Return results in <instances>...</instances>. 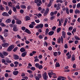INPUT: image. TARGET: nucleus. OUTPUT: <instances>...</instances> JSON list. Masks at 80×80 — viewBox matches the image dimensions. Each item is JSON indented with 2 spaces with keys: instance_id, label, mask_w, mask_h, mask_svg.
<instances>
[{
  "instance_id": "f257e3e1",
  "label": "nucleus",
  "mask_w": 80,
  "mask_h": 80,
  "mask_svg": "<svg viewBox=\"0 0 80 80\" xmlns=\"http://www.w3.org/2000/svg\"><path fill=\"white\" fill-rule=\"evenodd\" d=\"M48 75H49L50 78H52V75H54L52 77L53 78H56L57 77L56 75V74L55 73H51L50 72L48 73Z\"/></svg>"
},
{
  "instance_id": "f03ea898",
  "label": "nucleus",
  "mask_w": 80,
  "mask_h": 80,
  "mask_svg": "<svg viewBox=\"0 0 80 80\" xmlns=\"http://www.w3.org/2000/svg\"><path fill=\"white\" fill-rule=\"evenodd\" d=\"M14 47L15 46L13 45H12L9 46L7 50L8 52H11L12 50H13V48H14Z\"/></svg>"
},
{
  "instance_id": "7ed1b4c3",
  "label": "nucleus",
  "mask_w": 80,
  "mask_h": 80,
  "mask_svg": "<svg viewBox=\"0 0 80 80\" xmlns=\"http://www.w3.org/2000/svg\"><path fill=\"white\" fill-rule=\"evenodd\" d=\"M43 24H39L36 27V28L37 29H39L40 28H41V29L43 28Z\"/></svg>"
},
{
  "instance_id": "20e7f679",
  "label": "nucleus",
  "mask_w": 80,
  "mask_h": 80,
  "mask_svg": "<svg viewBox=\"0 0 80 80\" xmlns=\"http://www.w3.org/2000/svg\"><path fill=\"white\" fill-rule=\"evenodd\" d=\"M42 77L44 79V80H47V78H48V77L47 76V72H45L44 73V74H42Z\"/></svg>"
},
{
  "instance_id": "39448f33",
  "label": "nucleus",
  "mask_w": 80,
  "mask_h": 80,
  "mask_svg": "<svg viewBox=\"0 0 80 80\" xmlns=\"http://www.w3.org/2000/svg\"><path fill=\"white\" fill-rule=\"evenodd\" d=\"M1 45L2 47H3L7 48V47H8V43H2L1 44Z\"/></svg>"
},
{
  "instance_id": "423d86ee",
  "label": "nucleus",
  "mask_w": 80,
  "mask_h": 80,
  "mask_svg": "<svg viewBox=\"0 0 80 80\" xmlns=\"http://www.w3.org/2000/svg\"><path fill=\"white\" fill-rule=\"evenodd\" d=\"M2 15L3 16L5 17H9V14L8 13L5 12H3L2 14Z\"/></svg>"
},
{
  "instance_id": "0eeeda50",
  "label": "nucleus",
  "mask_w": 80,
  "mask_h": 80,
  "mask_svg": "<svg viewBox=\"0 0 80 80\" xmlns=\"http://www.w3.org/2000/svg\"><path fill=\"white\" fill-rule=\"evenodd\" d=\"M62 37H63V38H66V33H65V32L62 31Z\"/></svg>"
},
{
  "instance_id": "6e6552de",
  "label": "nucleus",
  "mask_w": 80,
  "mask_h": 80,
  "mask_svg": "<svg viewBox=\"0 0 80 80\" xmlns=\"http://www.w3.org/2000/svg\"><path fill=\"white\" fill-rule=\"evenodd\" d=\"M13 30L14 32H17L18 31V28L16 26H15L13 28Z\"/></svg>"
},
{
  "instance_id": "1a4fd4ad",
  "label": "nucleus",
  "mask_w": 80,
  "mask_h": 80,
  "mask_svg": "<svg viewBox=\"0 0 80 80\" xmlns=\"http://www.w3.org/2000/svg\"><path fill=\"white\" fill-rule=\"evenodd\" d=\"M27 53V51H26L22 53L21 54L22 57H25L26 56Z\"/></svg>"
},
{
  "instance_id": "9d476101",
  "label": "nucleus",
  "mask_w": 80,
  "mask_h": 80,
  "mask_svg": "<svg viewBox=\"0 0 80 80\" xmlns=\"http://www.w3.org/2000/svg\"><path fill=\"white\" fill-rule=\"evenodd\" d=\"M25 32L27 33H28V34H31V32H30V30L28 29H26L25 31Z\"/></svg>"
},
{
  "instance_id": "9b49d317",
  "label": "nucleus",
  "mask_w": 80,
  "mask_h": 80,
  "mask_svg": "<svg viewBox=\"0 0 80 80\" xmlns=\"http://www.w3.org/2000/svg\"><path fill=\"white\" fill-rule=\"evenodd\" d=\"M15 60H18L19 59V56L17 55H15L13 56Z\"/></svg>"
},
{
  "instance_id": "f8f14e48",
  "label": "nucleus",
  "mask_w": 80,
  "mask_h": 80,
  "mask_svg": "<svg viewBox=\"0 0 80 80\" xmlns=\"http://www.w3.org/2000/svg\"><path fill=\"white\" fill-rule=\"evenodd\" d=\"M22 21L19 20H18L16 21V23L17 24H18V25H21V24H22Z\"/></svg>"
},
{
  "instance_id": "ddd939ff",
  "label": "nucleus",
  "mask_w": 80,
  "mask_h": 80,
  "mask_svg": "<svg viewBox=\"0 0 80 80\" xmlns=\"http://www.w3.org/2000/svg\"><path fill=\"white\" fill-rule=\"evenodd\" d=\"M25 21H28V20H30V18L28 16H26L25 17Z\"/></svg>"
},
{
  "instance_id": "4468645a",
  "label": "nucleus",
  "mask_w": 80,
  "mask_h": 80,
  "mask_svg": "<svg viewBox=\"0 0 80 80\" xmlns=\"http://www.w3.org/2000/svg\"><path fill=\"white\" fill-rule=\"evenodd\" d=\"M75 55L74 54H72V61H75Z\"/></svg>"
},
{
  "instance_id": "2eb2a0df",
  "label": "nucleus",
  "mask_w": 80,
  "mask_h": 80,
  "mask_svg": "<svg viewBox=\"0 0 80 80\" xmlns=\"http://www.w3.org/2000/svg\"><path fill=\"white\" fill-rule=\"evenodd\" d=\"M6 23H9L12 22V19L10 18H9L8 19H7L6 21Z\"/></svg>"
},
{
  "instance_id": "dca6fc26",
  "label": "nucleus",
  "mask_w": 80,
  "mask_h": 80,
  "mask_svg": "<svg viewBox=\"0 0 80 80\" xmlns=\"http://www.w3.org/2000/svg\"><path fill=\"white\" fill-rule=\"evenodd\" d=\"M54 33V32L53 31H51L50 32H48V35H50V36H52V35H53Z\"/></svg>"
},
{
  "instance_id": "f3484780",
  "label": "nucleus",
  "mask_w": 80,
  "mask_h": 80,
  "mask_svg": "<svg viewBox=\"0 0 80 80\" xmlns=\"http://www.w3.org/2000/svg\"><path fill=\"white\" fill-rule=\"evenodd\" d=\"M20 51L21 52H25L26 51L25 50V49L24 48H22L20 49Z\"/></svg>"
},
{
  "instance_id": "a211bd4d",
  "label": "nucleus",
  "mask_w": 80,
  "mask_h": 80,
  "mask_svg": "<svg viewBox=\"0 0 80 80\" xmlns=\"http://www.w3.org/2000/svg\"><path fill=\"white\" fill-rule=\"evenodd\" d=\"M18 71H13V74L14 75H17L18 74Z\"/></svg>"
},
{
  "instance_id": "6ab92c4d",
  "label": "nucleus",
  "mask_w": 80,
  "mask_h": 80,
  "mask_svg": "<svg viewBox=\"0 0 80 80\" xmlns=\"http://www.w3.org/2000/svg\"><path fill=\"white\" fill-rule=\"evenodd\" d=\"M75 14H77V13H80V11H79V10L76 9L75 11Z\"/></svg>"
},
{
  "instance_id": "aec40b11",
  "label": "nucleus",
  "mask_w": 80,
  "mask_h": 80,
  "mask_svg": "<svg viewBox=\"0 0 80 80\" xmlns=\"http://www.w3.org/2000/svg\"><path fill=\"white\" fill-rule=\"evenodd\" d=\"M65 10L67 14L68 15V14H69V9H68V7L66 8Z\"/></svg>"
},
{
  "instance_id": "412c9836",
  "label": "nucleus",
  "mask_w": 80,
  "mask_h": 80,
  "mask_svg": "<svg viewBox=\"0 0 80 80\" xmlns=\"http://www.w3.org/2000/svg\"><path fill=\"white\" fill-rule=\"evenodd\" d=\"M6 62L8 63H10L12 61H9V59L8 58H7L6 59Z\"/></svg>"
},
{
  "instance_id": "4be33fe9",
  "label": "nucleus",
  "mask_w": 80,
  "mask_h": 80,
  "mask_svg": "<svg viewBox=\"0 0 80 80\" xmlns=\"http://www.w3.org/2000/svg\"><path fill=\"white\" fill-rule=\"evenodd\" d=\"M12 4L11 2H9L8 3V7H12Z\"/></svg>"
},
{
  "instance_id": "5701e85b",
  "label": "nucleus",
  "mask_w": 80,
  "mask_h": 80,
  "mask_svg": "<svg viewBox=\"0 0 80 80\" xmlns=\"http://www.w3.org/2000/svg\"><path fill=\"white\" fill-rule=\"evenodd\" d=\"M4 10V8L2 5H0V10L2 11Z\"/></svg>"
},
{
  "instance_id": "b1692460",
  "label": "nucleus",
  "mask_w": 80,
  "mask_h": 80,
  "mask_svg": "<svg viewBox=\"0 0 80 80\" xmlns=\"http://www.w3.org/2000/svg\"><path fill=\"white\" fill-rule=\"evenodd\" d=\"M56 67H59L60 66V64L59 63L56 62V64L55 65Z\"/></svg>"
},
{
  "instance_id": "393cba45",
  "label": "nucleus",
  "mask_w": 80,
  "mask_h": 80,
  "mask_svg": "<svg viewBox=\"0 0 80 80\" xmlns=\"http://www.w3.org/2000/svg\"><path fill=\"white\" fill-rule=\"evenodd\" d=\"M2 54L4 56H7L8 55V53L6 52H3Z\"/></svg>"
},
{
  "instance_id": "a878e982",
  "label": "nucleus",
  "mask_w": 80,
  "mask_h": 80,
  "mask_svg": "<svg viewBox=\"0 0 80 80\" xmlns=\"http://www.w3.org/2000/svg\"><path fill=\"white\" fill-rule=\"evenodd\" d=\"M13 10L14 12H15V13H17V8H16L15 7H13Z\"/></svg>"
},
{
  "instance_id": "bb28decb",
  "label": "nucleus",
  "mask_w": 80,
  "mask_h": 80,
  "mask_svg": "<svg viewBox=\"0 0 80 80\" xmlns=\"http://www.w3.org/2000/svg\"><path fill=\"white\" fill-rule=\"evenodd\" d=\"M21 8H22V9H23V8H25V9H26V6L25 5H22L20 6Z\"/></svg>"
},
{
  "instance_id": "cd10ccee",
  "label": "nucleus",
  "mask_w": 80,
  "mask_h": 80,
  "mask_svg": "<svg viewBox=\"0 0 80 80\" xmlns=\"http://www.w3.org/2000/svg\"><path fill=\"white\" fill-rule=\"evenodd\" d=\"M74 38L75 39V40H80V38H79L77 36H74Z\"/></svg>"
},
{
  "instance_id": "c85d7f7f",
  "label": "nucleus",
  "mask_w": 80,
  "mask_h": 80,
  "mask_svg": "<svg viewBox=\"0 0 80 80\" xmlns=\"http://www.w3.org/2000/svg\"><path fill=\"white\" fill-rule=\"evenodd\" d=\"M60 30H61V28H58L57 30V33H59L60 32Z\"/></svg>"
},
{
  "instance_id": "c756f323",
  "label": "nucleus",
  "mask_w": 80,
  "mask_h": 80,
  "mask_svg": "<svg viewBox=\"0 0 80 80\" xmlns=\"http://www.w3.org/2000/svg\"><path fill=\"white\" fill-rule=\"evenodd\" d=\"M15 26V25L13 24H9V26L12 28H14Z\"/></svg>"
},
{
  "instance_id": "7c9ffc66",
  "label": "nucleus",
  "mask_w": 80,
  "mask_h": 80,
  "mask_svg": "<svg viewBox=\"0 0 80 80\" xmlns=\"http://www.w3.org/2000/svg\"><path fill=\"white\" fill-rule=\"evenodd\" d=\"M53 55L54 56H55V57H57V56L58 55V52H54Z\"/></svg>"
},
{
  "instance_id": "2f4dec72",
  "label": "nucleus",
  "mask_w": 80,
  "mask_h": 80,
  "mask_svg": "<svg viewBox=\"0 0 80 80\" xmlns=\"http://www.w3.org/2000/svg\"><path fill=\"white\" fill-rule=\"evenodd\" d=\"M38 68L39 70H41V69H43V66L42 65H39V67H38Z\"/></svg>"
},
{
  "instance_id": "473e14b6",
  "label": "nucleus",
  "mask_w": 80,
  "mask_h": 80,
  "mask_svg": "<svg viewBox=\"0 0 80 80\" xmlns=\"http://www.w3.org/2000/svg\"><path fill=\"white\" fill-rule=\"evenodd\" d=\"M37 76L39 78H42V74H38Z\"/></svg>"
},
{
  "instance_id": "72a5a7b5",
  "label": "nucleus",
  "mask_w": 80,
  "mask_h": 80,
  "mask_svg": "<svg viewBox=\"0 0 80 80\" xmlns=\"http://www.w3.org/2000/svg\"><path fill=\"white\" fill-rule=\"evenodd\" d=\"M38 37L39 39H43V36L41 35H39Z\"/></svg>"
},
{
  "instance_id": "f704fd0d",
  "label": "nucleus",
  "mask_w": 80,
  "mask_h": 80,
  "mask_svg": "<svg viewBox=\"0 0 80 80\" xmlns=\"http://www.w3.org/2000/svg\"><path fill=\"white\" fill-rule=\"evenodd\" d=\"M18 50V47H16L13 50V52H15L17 50Z\"/></svg>"
},
{
  "instance_id": "c9c22d12",
  "label": "nucleus",
  "mask_w": 80,
  "mask_h": 80,
  "mask_svg": "<svg viewBox=\"0 0 80 80\" xmlns=\"http://www.w3.org/2000/svg\"><path fill=\"white\" fill-rule=\"evenodd\" d=\"M50 15L51 17L53 16V15H54V12H51L50 13Z\"/></svg>"
},
{
  "instance_id": "e433bc0d",
  "label": "nucleus",
  "mask_w": 80,
  "mask_h": 80,
  "mask_svg": "<svg viewBox=\"0 0 80 80\" xmlns=\"http://www.w3.org/2000/svg\"><path fill=\"white\" fill-rule=\"evenodd\" d=\"M30 69L32 70V71H34V70H35V67H32L30 68Z\"/></svg>"
},
{
  "instance_id": "4c0bfd02",
  "label": "nucleus",
  "mask_w": 80,
  "mask_h": 80,
  "mask_svg": "<svg viewBox=\"0 0 80 80\" xmlns=\"http://www.w3.org/2000/svg\"><path fill=\"white\" fill-rule=\"evenodd\" d=\"M29 27L31 28H33V27H34V26H33V25H32V24H31L29 25Z\"/></svg>"
},
{
  "instance_id": "58836bf2",
  "label": "nucleus",
  "mask_w": 80,
  "mask_h": 80,
  "mask_svg": "<svg viewBox=\"0 0 80 80\" xmlns=\"http://www.w3.org/2000/svg\"><path fill=\"white\" fill-rule=\"evenodd\" d=\"M1 62L2 63H5V62H6V61L5 60V59H3L1 60Z\"/></svg>"
},
{
  "instance_id": "ea45409f",
  "label": "nucleus",
  "mask_w": 80,
  "mask_h": 80,
  "mask_svg": "<svg viewBox=\"0 0 80 80\" xmlns=\"http://www.w3.org/2000/svg\"><path fill=\"white\" fill-rule=\"evenodd\" d=\"M20 12L22 14H23L24 13V11L23 9H21L20 10Z\"/></svg>"
},
{
  "instance_id": "a19ab883",
  "label": "nucleus",
  "mask_w": 80,
  "mask_h": 80,
  "mask_svg": "<svg viewBox=\"0 0 80 80\" xmlns=\"http://www.w3.org/2000/svg\"><path fill=\"white\" fill-rule=\"evenodd\" d=\"M21 29L22 30H23V31H24V30H26V28L25 27H21Z\"/></svg>"
},
{
  "instance_id": "79ce46f5",
  "label": "nucleus",
  "mask_w": 80,
  "mask_h": 80,
  "mask_svg": "<svg viewBox=\"0 0 80 80\" xmlns=\"http://www.w3.org/2000/svg\"><path fill=\"white\" fill-rule=\"evenodd\" d=\"M16 8L17 9H18L19 10L20 8V6H19V5H16Z\"/></svg>"
},
{
  "instance_id": "37998d69",
  "label": "nucleus",
  "mask_w": 80,
  "mask_h": 80,
  "mask_svg": "<svg viewBox=\"0 0 80 80\" xmlns=\"http://www.w3.org/2000/svg\"><path fill=\"white\" fill-rule=\"evenodd\" d=\"M0 57H1L2 58H4V56L2 54V53H0Z\"/></svg>"
},
{
  "instance_id": "c03bdc74",
  "label": "nucleus",
  "mask_w": 80,
  "mask_h": 80,
  "mask_svg": "<svg viewBox=\"0 0 80 80\" xmlns=\"http://www.w3.org/2000/svg\"><path fill=\"white\" fill-rule=\"evenodd\" d=\"M77 7L78 8H80V3H78L77 4Z\"/></svg>"
},
{
  "instance_id": "a18cd8bd",
  "label": "nucleus",
  "mask_w": 80,
  "mask_h": 80,
  "mask_svg": "<svg viewBox=\"0 0 80 80\" xmlns=\"http://www.w3.org/2000/svg\"><path fill=\"white\" fill-rule=\"evenodd\" d=\"M61 42V38H60V37H59L58 38V43H60Z\"/></svg>"
},
{
  "instance_id": "49530a36",
  "label": "nucleus",
  "mask_w": 80,
  "mask_h": 80,
  "mask_svg": "<svg viewBox=\"0 0 80 80\" xmlns=\"http://www.w3.org/2000/svg\"><path fill=\"white\" fill-rule=\"evenodd\" d=\"M68 29L70 31H71L73 29V27L71 26Z\"/></svg>"
},
{
  "instance_id": "de8ad7c7",
  "label": "nucleus",
  "mask_w": 80,
  "mask_h": 80,
  "mask_svg": "<svg viewBox=\"0 0 80 80\" xmlns=\"http://www.w3.org/2000/svg\"><path fill=\"white\" fill-rule=\"evenodd\" d=\"M48 32H49V29L48 28L46 29L45 31V34L47 33Z\"/></svg>"
},
{
  "instance_id": "09e8293b",
  "label": "nucleus",
  "mask_w": 80,
  "mask_h": 80,
  "mask_svg": "<svg viewBox=\"0 0 80 80\" xmlns=\"http://www.w3.org/2000/svg\"><path fill=\"white\" fill-rule=\"evenodd\" d=\"M73 10L72 9H70L69 10V13H72L73 12Z\"/></svg>"
},
{
  "instance_id": "8fccbe9b",
  "label": "nucleus",
  "mask_w": 80,
  "mask_h": 80,
  "mask_svg": "<svg viewBox=\"0 0 80 80\" xmlns=\"http://www.w3.org/2000/svg\"><path fill=\"white\" fill-rule=\"evenodd\" d=\"M64 48H68V45L67 44H65L64 45Z\"/></svg>"
},
{
  "instance_id": "3c124183",
  "label": "nucleus",
  "mask_w": 80,
  "mask_h": 80,
  "mask_svg": "<svg viewBox=\"0 0 80 80\" xmlns=\"http://www.w3.org/2000/svg\"><path fill=\"white\" fill-rule=\"evenodd\" d=\"M44 46H45L46 45V47H47V45H48V44L47 43V42L45 41L44 43Z\"/></svg>"
},
{
  "instance_id": "603ef678",
  "label": "nucleus",
  "mask_w": 80,
  "mask_h": 80,
  "mask_svg": "<svg viewBox=\"0 0 80 80\" xmlns=\"http://www.w3.org/2000/svg\"><path fill=\"white\" fill-rule=\"evenodd\" d=\"M13 18L15 19V20H18V18H17V17L16 16H14L13 17Z\"/></svg>"
},
{
  "instance_id": "864d4df0",
  "label": "nucleus",
  "mask_w": 80,
  "mask_h": 80,
  "mask_svg": "<svg viewBox=\"0 0 80 80\" xmlns=\"http://www.w3.org/2000/svg\"><path fill=\"white\" fill-rule=\"evenodd\" d=\"M38 32L39 33H42V31L41 29H39L38 30Z\"/></svg>"
},
{
  "instance_id": "5fc2aeb1",
  "label": "nucleus",
  "mask_w": 80,
  "mask_h": 80,
  "mask_svg": "<svg viewBox=\"0 0 80 80\" xmlns=\"http://www.w3.org/2000/svg\"><path fill=\"white\" fill-rule=\"evenodd\" d=\"M0 24L1 26H2V27H5L6 26V25H5V24L3 23H1Z\"/></svg>"
},
{
  "instance_id": "6e6d98bb",
  "label": "nucleus",
  "mask_w": 80,
  "mask_h": 80,
  "mask_svg": "<svg viewBox=\"0 0 80 80\" xmlns=\"http://www.w3.org/2000/svg\"><path fill=\"white\" fill-rule=\"evenodd\" d=\"M45 10V9H43L41 11V13H44V12Z\"/></svg>"
},
{
  "instance_id": "4d7b16f0",
  "label": "nucleus",
  "mask_w": 80,
  "mask_h": 80,
  "mask_svg": "<svg viewBox=\"0 0 80 80\" xmlns=\"http://www.w3.org/2000/svg\"><path fill=\"white\" fill-rule=\"evenodd\" d=\"M29 77H30V78H33V74H30Z\"/></svg>"
},
{
  "instance_id": "13d9d810",
  "label": "nucleus",
  "mask_w": 80,
  "mask_h": 80,
  "mask_svg": "<svg viewBox=\"0 0 80 80\" xmlns=\"http://www.w3.org/2000/svg\"><path fill=\"white\" fill-rule=\"evenodd\" d=\"M48 49L49 50H52V47L51 46H50L48 47Z\"/></svg>"
},
{
  "instance_id": "bf43d9fd",
  "label": "nucleus",
  "mask_w": 80,
  "mask_h": 80,
  "mask_svg": "<svg viewBox=\"0 0 80 80\" xmlns=\"http://www.w3.org/2000/svg\"><path fill=\"white\" fill-rule=\"evenodd\" d=\"M12 10H10L8 12V13L10 15H11L12 14Z\"/></svg>"
},
{
  "instance_id": "052dcab7",
  "label": "nucleus",
  "mask_w": 80,
  "mask_h": 80,
  "mask_svg": "<svg viewBox=\"0 0 80 80\" xmlns=\"http://www.w3.org/2000/svg\"><path fill=\"white\" fill-rule=\"evenodd\" d=\"M48 12H45L44 13V17L45 16H47V15L48 14Z\"/></svg>"
},
{
  "instance_id": "680f3d73",
  "label": "nucleus",
  "mask_w": 80,
  "mask_h": 80,
  "mask_svg": "<svg viewBox=\"0 0 80 80\" xmlns=\"http://www.w3.org/2000/svg\"><path fill=\"white\" fill-rule=\"evenodd\" d=\"M14 64H15V65H18L19 64V63H18V62L17 61H16L14 62Z\"/></svg>"
},
{
  "instance_id": "e2e57ef3",
  "label": "nucleus",
  "mask_w": 80,
  "mask_h": 80,
  "mask_svg": "<svg viewBox=\"0 0 80 80\" xmlns=\"http://www.w3.org/2000/svg\"><path fill=\"white\" fill-rule=\"evenodd\" d=\"M35 65V67H36L37 68H38L39 66V64L38 63H36Z\"/></svg>"
},
{
  "instance_id": "0e129e2a",
  "label": "nucleus",
  "mask_w": 80,
  "mask_h": 80,
  "mask_svg": "<svg viewBox=\"0 0 80 80\" xmlns=\"http://www.w3.org/2000/svg\"><path fill=\"white\" fill-rule=\"evenodd\" d=\"M52 3H49L48 4L47 6L48 7H50L52 5Z\"/></svg>"
},
{
  "instance_id": "69168bd1",
  "label": "nucleus",
  "mask_w": 80,
  "mask_h": 80,
  "mask_svg": "<svg viewBox=\"0 0 80 80\" xmlns=\"http://www.w3.org/2000/svg\"><path fill=\"white\" fill-rule=\"evenodd\" d=\"M5 76L6 78H7V77H8V73H6L5 74Z\"/></svg>"
},
{
  "instance_id": "338daca9",
  "label": "nucleus",
  "mask_w": 80,
  "mask_h": 80,
  "mask_svg": "<svg viewBox=\"0 0 80 80\" xmlns=\"http://www.w3.org/2000/svg\"><path fill=\"white\" fill-rule=\"evenodd\" d=\"M12 24H15V20L13 19L12 21Z\"/></svg>"
},
{
  "instance_id": "774afa93",
  "label": "nucleus",
  "mask_w": 80,
  "mask_h": 80,
  "mask_svg": "<svg viewBox=\"0 0 80 80\" xmlns=\"http://www.w3.org/2000/svg\"><path fill=\"white\" fill-rule=\"evenodd\" d=\"M35 78L36 80H40V78L38 76H36Z\"/></svg>"
}]
</instances>
